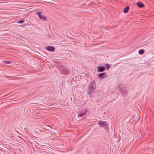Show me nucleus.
<instances>
[{"mask_svg": "<svg viewBox=\"0 0 154 154\" xmlns=\"http://www.w3.org/2000/svg\"><path fill=\"white\" fill-rule=\"evenodd\" d=\"M98 125L100 127H103L105 129H109V125L108 123L106 122L100 121L98 123Z\"/></svg>", "mask_w": 154, "mask_h": 154, "instance_id": "obj_2", "label": "nucleus"}, {"mask_svg": "<svg viewBox=\"0 0 154 154\" xmlns=\"http://www.w3.org/2000/svg\"><path fill=\"white\" fill-rule=\"evenodd\" d=\"M126 91L125 90H124L121 91V94H124L126 92Z\"/></svg>", "mask_w": 154, "mask_h": 154, "instance_id": "obj_13", "label": "nucleus"}, {"mask_svg": "<svg viewBox=\"0 0 154 154\" xmlns=\"http://www.w3.org/2000/svg\"><path fill=\"white\" fill-rule=\"evenodd\" d=\"M24 22V21L23 20H21V21H18L17 22V23L21 24V23H23Z\"/></svg>", "mask_w": 154, "mask_h": 154, "instance_id": "obj_15", "label": "nucleus"}, {"mask_svg": "<svg viewBox=\"0 0 154 154\" xmlns=\"http://www.w3.org/2000/svg\"><path fill=\"white\" fill-rule=\"evenodd\" d=\"M11 62V61H4V63H5L9 64Z\"/></svg>", "mask_w": 154, "mask_h": 154, "instance_id": "obj_16", "label": "nucleus"}, {"mask_svg": "<svg viewBox=\"0 0 154 154\" xmlns=\"http://www.w3.org/2000/svg\"><path fill=\"white\" fill-rule=\"evenodd\" d=\"M36 14L38 15L39 17L41 16L42 15H41V13L40 11L37 12H36Z\"/></svg>", "mask_w": 154, "mask_h": 154, "instance_id": "obj_14", "label": "nucleus"}, {"mask_svg": "<svg viewBox=\"0 0 154 154\" xmlns=\"http://www.w3.org/2000/svg\"><path fill=\"white\" fill-rule=\"evenodd\" d=\"M105 70V67L103 66H100L97 68V71L98 72H103Z\"/></svg>", "mask_w": 154, "mask_h": 154, "instance_id": "obj_5", "label": "nucleus"}, {"mask_svg": "<svg viewBox=\"0 0 154 154\" xmlns=\"http://www.w3.org/2000/svg\"><path fill=\"white\" fill-rule=\"evenodd\" d=\"M105 73H101L98 75V77L100 78L102 77L104 75Z\"/></svg>", "mask_w": 154, "mask_h": 154, "instance_id": "obj_12", "label": "nucleus"}, {"mask_svg": "<svg viewBox=\"0 0 154 154\" xmlns=\"http://www.w3.org/2000/svg\"><path fill=\"white\" fill-rule=\"evenodd\" d=\"M39 18L40 19L44 20H47L46 18L43 15H42L41 16H40Z\"/></svg>", "mask_w": 154, "mask_h": 154, "instance_id": "obj_8", "label": "nucleus"}, {"mask_svg": "<svg viewBox=\"0 0 154 154\" xmlns=\"http://www.w3.org/2000/svg\"><path fill=\"white\" fill-rule=\"evenodd\" d=\"M137 5L139 7L142 8L144 6L143 4L141 2H138L137 3Z\"/></svg>", "mask_w": 154, "mask_h": 154, "instance_id": "obj_7", "label": "nucleus"}, {"mask_svg": "<svg viewBox=\"0 0 154 154\" xmlns=\"http://www.w3.org/2000/svg\"><path fill=\"white\" fill-rule=\"evenodd\" d=\"M88 93L90 95V97H91V94H93L96 88V84L95 81L91 82L88 86Z\"/></svg>", "mask_w": 154, "mask_h": 154, "instance_id": "obj_1", "label": "nucleus"}, {"mask_svg": "<svg viewBox=\"0 0 154 154\" xmlns=\"http://www.w3.org/2000/svg\"><path fill=\"white\" fill-rule=\"evenodd\" d=\"M105 65L106 66V67L107 68V70L110 68V66H112V65L110 66L109 64H106Z\"/></svg>", "mask_w": 154, "mask_h": 154, "instance_id": "obj_11", "label": "nucleus"}, {"mask_svg": "<svg viewBox=\"0 0 154 154\" xmlns=\"http://www.w3.org/2000/svg\"><path fill=\"white\" fill-rule=\"evenodd\" d=\"M87 112V110L85 109H83L81 112L79 113L78 117L80 118L85 117L84 115L86 114Z\"/></svg>", "mask_w": 154, "mask_h": 154, "instance_id": "obj_3", "label": "nucleus"}, {"mask_svg": "<svg viewBox=\"0 0 154 154\" xmlns=\"http://www.w3.org/2000/svg\"><path fill=\"white\" fill-rule=\"evenodd\" d=\"M61 72L62 73L63 75L68 74L69 73V70L64 67H63L61 69Z\"/></svg>", "mask_w": 154, "mask_h": 154, "instance_id": "obj_4", "label": "nucleus"}, {"mask_svg": "<svg viewBox=\"0 0 154 154\" xmlns=\"http://www.w3.org/2000/svg\"><path fill=\"white\" fill-rule=\"evenodd\" d=\"M129 7H127L126 8H125L123 11V12L124 13H127L129 10Z\"/></svg>", "mask_w": 154, "mask_h": 154, "instance_id": "obj_9", "label": "nucleus"}, {"mask_svg": "<svg viewBox=\"0 0 154 154\" xmlns=\"http://www.w3.org/2000/svg\"><path fill=\"white\" fill-rule=\"evenodd\" d=\"M144 52V51L143 49H140L139 50L138 53L140 54H142Z\"/></svg>", "mask_w": 154, "mask_h": 154, "instance_id": "obj_10", "label": "nucleus"}, {"mask_svg": "<svg viewBox=\"0 0 154 154\" xmlns=\"http://www.w3.org/2000/svg\"><path fill=\"white\" fill-rule=\"evenodd\" d=\"M46 50L51 51H54L55 50L53 46L46 47Z\"/></svg>", "mask_w": 154, "mask_h": 154, "instance_id": "obj_6", "label": "nucleus"}]
</instances>
